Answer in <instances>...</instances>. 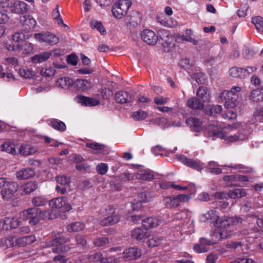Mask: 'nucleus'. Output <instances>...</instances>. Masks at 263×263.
Masks as SVG:
<instances>
[{"instance_id":"39448f33","label":"nucleus","mask_w":263,"mask_h":263,"mask_svg":"<svg viewBox=\"0 0 263 263\" xmlns=\"http://www.w3.org/2000/svg\"><path fill=\"white\" fill-rule=\"evenodd\" d=\"M68 241V238H66L62 234H58L55 238L51 241V245L56 247L52 249L53 253H57L61 252H67L70 249V248L67 245H63Z\"/></svg>"},{"instance_id":"4d7b16f0","label":"nucleus","mask_w":263,"mask_h":263,"mask_svg":"<svg viewBox=\"0 0 263 263\" xmlns=\"http://www.w3.org/2000/svg\"><path fill=\"white\" fill-rule=\"evenodd\" d=\"M177 205L178 206L180 202H188L190 199V196L184 194H180L174 197Z\"/></svg>"},{"instance_id":"052dcab7","label":"nucleus","mask_w":263,"mask_h":263,"mask_svg":"<svg viewBox=\"0 0 263 263\" xmlns=\"http://www.w3.org/2000/svg\"><path fill=\"white\" fill-rule=\"evenodd\" d=\"M191 77L198 84L202 83L204 80V74L200 72L194 73Z\"/></svg>"},{"instance_id":"1a4fd4ad","label":"nucleus","mask_w":263,"mask_h":263,"mask_svg":"<svg viewBox=\"0 0 263 263\" xmlns=\"http://www.w3.org/2000/svg\"><path fill=\"white\" fill-rule=\"evenodd\" d=\"M34 38L40 43H46L50 45L56 44L59 41V39L50 32L35 33Z\"/></svg>"},{"instance_id":"6ab92c4d","label":"nucleus","mask_w":263,"mask_h":263,"mask_svg":"<svg viewBox=\"0 0 263 263\" xmlns=\"http://www.w3.org/2000/svg\"><path fill=\"white\" fill-rule=\"evenodd\" d=\"M162 219L160 217H149L142 221L143 226L147 230L153 229L160 226L162 223Z\"/></svg>"},{"instance_id":"c85d7f7f","label":"nucleus","mask_w":263,"mask_h":263,"mask_svg":"<svg viewBox=\"0 0 263 263\" xmlns=\"http://www.w3.org/2000/svg\"><path fill=\"white\" fill-rule=\"evenodd\" d=\"M50 55L48 52H41L31 57V62L34 64L41 63L49 59Z\"/></svg>"},{"instance_id":"f257e3e1","label":"nucleus","mask_w":263,"mask_h":263,"mask_svg":"<svg viewBox=\"0 0 263 263\" xmlns=\"http://www.w3.org/2000/svg\"><path fill=\"white\" fill-rule=\"evenodd\" d=\"M240 126L239 123H234L227 126H224L223 124H218L215 122L209 125L208 127V132L210 134L215 137L224 139L227 143H232L241 141H245L248 139V135L246 134L238 133L237 135H230L229 134L225 131L224 129H230L231 130H236Z\"/></svg>"},{"instance_id":"5701e85b","label":"nucleus","mask_w":263,"mask_h":263,"mask_svg":"<svg viewBox=\"0 0 263 263\" xmlns=\"http://www.w3.org/2000/svg\"><path fill=\"white\" fill-rule=\"evenodd\" d=\"M93 258L96 262H100L101 263H120V258H116L115 257H110L106 258V255L104 256L101 253H97L93 255Z\"/></svg>"},{"instance_id":"473e14b6","label":"nucleus","mask_w":263,"mask_h":263,"mask_svg":"<svg viewBox=\"0 0 263 263\" xmlns=\"http://www.w3.org/2000/svg\"><path fill=\"white\" fill-rule=\"evenodd\" d=\"M30 37L29 33L25 30H21V31L15 33L12 36V40L15 43L24 41Z\"/></svg>"},{"instance_id":"dca6fc26","label":"nucleus","mask_w":263,"mask_h":263,"mask_svg":"<svg viewBox=\"0 0 263 263\" xmlns=\"http://www.w3.org/2000/svg\"><path fill=\"white\" fill-rule=\"evenodd\" d=\"M141 39L150 45H155L158 41V36L155 32L149 29H145L142 31Z\"/></svg>"},{"instance_id":"09e8293b","label":"nucleus","mask_w":263,"mask_h":263,"mask_svg":"<svg viewBox=\"0 0 263 263\" xmlns=\"http://www.w3.org/2000/svg\"><path fill=\"white\" fill-rule=\"evenodd\" d=\"M163 203L167 208L177 207L174 197H166L163 198Z\"/></svg>"},{"instance_id":"20e7f679","label":"nucleus","mask_w":263,"mask_h":263,"mask_svg":"<svg viewBox=\"0 0 263 263\" xmlns=\"http://www.w3.org/2000/svg\"><path fill=\"white\" fill-rule=\"evenodd\" d=\"M132 3L130 0H119L112 8V13L114 17L120 19L127 14Z\"/></svg>"},{"instance_id":"5fc2aeb1","label":"nucleus","mask_w":263,"mask_h":263,"mask_svg":"<svg viewBox=\"0 0 263 263\" xmlns=\"http://www.w3.org/2000/svg\"><path fill=\"white\" fill-rule=\"evenodd\" d=\"M223 179L228 186L236 185L237 177L235 175L226 176Z\"/></svg>"},{"instance_id":"aec40b11","label":"nucleus","mask_w":263,"mask_h":263,"mask_svg":"<svg viewBox=\"0 0 263 263\" xmlns=\"http://www.w3.org/2000/svg\"><path fill=\"white\" fill-rule=\"evenodd\" d=\"M75 99L78 103L85 106L92 107L97 106L100 104V101L99 100L82 95L77 96Z\"/></svg>"},{"instance_id":"13d9d810","label":"nucleus","mask_w":263,"mask_h":263,"mask_svg":"<svg viewBox=\"0 0 263 263\" xmlns=\"http://www.w3.org/2000/svg\"><path fill=\"white\" fill-rule=\"evenodd\" d=\"M108 168V165L104 163H99L96 167L98 173L101 175L106 174L107 172Z\"/></svg>"},{"instance_id":"9d476101","label":"nucleus","mask_w":263,"mask_h":263,"mask_svg":"<svg viewBox=\"0 0 263 263\" xmlns=\"http://www.w3.org/2000/svg\"><path fill=\"white\" fill-rule=\"evenodd\" d=\"M107 213V210L101 212L103 216H106L103 219L99 220V223L102 226L113 225L119 221L120 217L118 214L114 212L109 213Z\"/></svg>"},{"instance_id":"7ed1b4c3","label":"nucleus","mask_w":263,"mask_h":263,"mask_svg":"<svg viewBox=\"0 0 263 263\" xmlns=\"http://www.w3.org/2000/svg\"><path fill=\"white\" fill-rule=\"evenodd\" d=\"M242 88L234 86L230 90H223L220 95V98L224 101V106L227 108H234L237 106L241 98Z\"/></svg>"},{"instance_id":"4468645a","label":"nucleus","mask_w":263,"mask_h":263,"mask_svg":"<svg viewBox=\"0 0 263 263\" xmlns=\"http://www.w3.org/2000/svg\"><path fill=\"white\" fill-rule=\"evenodd\" d=\"M8 10L15 13L24 14L27 12L28 5L23 1L11 2Z\"/></svg>"},{"instance_id":"6e6552de","label":"nucleus","mask_w":263,"mask_h":263,"mask_svg":"<svg viewBox=\"0 0 263 263\" xmlns=\"http://www.w3.org/2000/svg\"><path fill=\"white\" fill-rule=\"evenodd\" d=\"M220 165L215 161H210L208 163L206 166L207 169L209 171L213 174H219L222 173V170L226 167L232 168L235 170H240L243 168L241 164L233 165L230 164L229 165Z\"/></svg>"},{"instance_id":"3c124183","label":"nucleus","mask_w":263,"mask_h":263,"mask_svg":"<svg viewBox=\"0 0 263 263\" xmlns=\"http://www.w3.org/2000/svg\"><path fill=\"white\" fill-rule=\"evenodd\" d=\"M147 113L143 110H140L133 113L132 117L135 121L144 120L147 117Z\"/></svg>"},{"instance_id":"c756f323","label":"nucleus","mask_w":263,"mask_h":263,"mask_svg":"<svg viewBox=\"0 0 263 263\" xmlns=\"http://www.w3.org/2000/svg\"><path fill=\"white\" fill-rule=\"evenodd\" d=\"M186 123L195 131L200 132L202 129L201 122L196 118H189L186 120Z\"/></svg>"},{"instance_id":"a19ab883","label":"nucleus","mask_w":263,"mask_h":263,"mask_svg":"<svg viewBox=\"0 0 263 263\" xmlns=\"http://www.w3.org/2000/svg\"><path fill=\"white\" fill-rule=\"evenodd\" d=\"M72 85L71 79L67 77H62L57 81V85L61 88L67 89Z\"/></svg>"},{"instance_id":"a211bd4d","label":"nucleus","mask_w":263,"mask_h":263,"mask_svg":"<svg viewBox=\"0 0 263 263\" xmlns=\"http://www.w3.org/2000/svg\"><path fill=\"white\" fill-rule=\"evenodd\" d=\"M132 238L136 241H144L148 237L147 230L142 228H137L131 231Z\"/></svg>"},{"instance_id":"58836bf2","label":"nucleus","mask_w":263,"mask_h":263,"mask_svg":"<svg viewBox=\"0 0 263 263\" xmlns=\"http://www.w3.org/2000/svg\"><path fill=\"white\" fill-rule=\"evenodd\" d=\"M222 106L219 105H208L205 107V111L208 115L215 116L218 114L222 111Z\"/></svg>"},{"instance_id":"bf43d9fd","label":"nucleus","mask_w":263,"mask_h":263,"mask_svg":"<svg viewBox=\"0 0 263 263\" xmlns=\"http://www.w3.org/2000/svg\"><path fill=\"white\" fill-rule=\"evenodd\" d=\"M55 69L53 67L45 68L41 70V74L44 77H51L54 74Z\"/></svg>"},{"instance_id":"6e6d98bb","label":"nucleus","mask_w":263,"mask_h":263,"mask_svg":"<svg viewBox=\"0 0 263 263\" xmlns=\"http://www.w3.org/2000/svg\"><path fill=\"white\" fill-rule=\"evenodd\" d=\"M47 203V200L43 197L38 196L32 199V203L36 206H43Z\"/></svg>"},{"instance_id":"37998d69","label":"nucleus","mask_w":263,"mask_h":263,"mask_svg":"<svg viewBox=\"0 0 263 263\" xmlns=\"http://www.w3.org/2000/svg\"><path fill=\"white\" fill-rule=\"evenodd\" d=\"M49 124L54 129L63 132L66 129V125L65 123L57 119H52L50 120Z\"/></svg>"},{"instance_id":"f03ea898","label":"nucleus","mask_w":263,"mask_h":263,"mask_svg":"<svg viewBox=\"0 0 263 263\" xmlns=\"http://www.w3.org/2000/svg\"><path fill=\"white\" fill-rule=\"evenodd\" d=\"M200 220L202 222H210L213 223L216 227H226L229 224H238L242 223L244 221L242 218L239 217H219L217 211L215 209L210 210L206 213L200 216Z\"/></svg>"},{"instance_id":"774afa93","label":"nucleus","mask_w":263,"mask_h":263,"mask_svg":"<svg viewBox=\"0 0 263 263\" xmlns=\"http://www.w3.org/2000/svg\"><path fill=\"white\" fill-rule=\"evenodd\" d=\"M223 118L225 119L232 120L236 118V114L232 111L228 110L222 115Z\"/></svg>"},{"instance_id":"f8f14e48","label":"nucleus","mask_w":263,"mask_h":263,"mask_svg":"<svg viewBox=\"0 0 263 263\" xmlns=\"http://www.w3.org/2000/svg\"><path fill=\"white\" fill-rule=\"evenodd\" d=\"M232 225V224L226 225V227H218L219 229L216 230L213 234V237H215V239H213L214 243H216L217 241L228 238L232 235V231L228 229V227Z\"/></svg>"},{"instance_id":"2f4dec72","label":"nucleus","mask_w":263,"mask_h":263,"mask_svg":"<svg viewBox=\"0 0 263 263\" xmlns=\"http://www.w3.org/2000/svg\"><path fill=\"white\" fill-rule=\"evenodd\" d=\"M1 148L2 151L6 152L7 153L12 155H14L17 154L14 143L10 141H7L5 142L1 146Z\"/></svg>"},{"instance_id":"f704fd0d","label":"nucleus","mask_w":263,"mask_h":263,"mask_svg":"<svg viewBox=\"0 0 263 263\" xmlns=\"http://www.w3.org/2000/svg\"><path fill=\"white\" fill-rule=\"evenodd\" d=\"M33 48V45L30 43H26L24 45H18L17 46L18 51L22 55H26L31 53Z\"/></svg>"},{"instance_id":"4c0bfd02","label":"nucleus","mask_w":263,"mask_h":263,"mask_svg":"<svg viewBox=\"0 0 263 263\" xmlns=\"http://www.w3.org/2000/svg\"><path fill=\"white\" fill-rule=\"evenodd\" d=\"M154 198V195L148 192H142L138 194V199L140 202H147L152 201Z\"/></svg>"},{"instance_id":"c9c22d12","label":"nucleus","mask_w":263,"mask_h":263,"mask_svg":"<svg viewBox=\"0 0 263 263\" xmlns=\"http://www.w3.org/2000/svg\"><path fill=\"white\" fill-rule=\"evenodd\" d=\"M20 22L23 25L28 26L29 28H34L36 23L35 20L30 15L21 17Z\"/></svg>"},{"instance_id":"f3484780","label":"nucleus","mask_w":263,"mask_h":263,"mask_svg":"<svg viewBox=\"0 0 263 263\" xmlns=\"http://www.w3.org/2000/svg\"><path fill=\"white\" fill-rule=\"evenodd\" d=\"M49 206L52 208H65V210L68 211L71 209L70 205L67 203L66 198L64 197H58L51 200L49 202Z\"/></svg>"},{"instance_id":"9b49d317","label":"nucleus","mask_w":263,"mask_h":263,"mask_svg":"<svg viewBox=\"0 0 263 263\" xmlns=\"http://www.w3.org/2000/svg\"><path fill=\"white\" fill-rule=\"evenodd\" d=\"M176 157L178 160L181 162L182 164L197 171H200L203 167V163L199 161L189 159L183 155H177Z\"/></svg>"},{"instance_id":"79ce46f5","label":"nucleus","mask_w":263,"mask_h":263,"mask_svg":"<svg viewBox=\"0 0 263 263\" xmlns=\"http://www.w3.org/2000/svg\"><path fill=\"white\" fill-rule=\"evenodd\" d=\"M91 28L96 29L101 35H104L106 33V31L102 23L97 20H92L90 22Z\"/></svg>"},{"instance_id":"2eb2a0df","label":"nucleus","mask_w":263,"mask_h":263,"mask_svg":"<svg viewBox=\"0 0 263 263\" xmlns=\"http://www.w3.org/2000/svg\"><path fill=\"white\" fill-rule=\"evenodd\" d=\"M20 224V221L16 217H6L0 220V231L16 228Z\"/></svg>"},{"instance_id":"ea45409f","label":"nucleus","mask_w":263,"mask_h":263,"mask_svg":"<svg viewBox=\"0 0 263 263\" xmlns=\"http://www.w3.org/2000/svg\"><path fill=\"white\" fill-rule=\"evenodd\" d=\"M244 69L237 67H234L230 69L229 74L233 78H245Z\"/></svg>"},{"instance_id":"bb28decb","label":"nucleus","mask_w":263,"mask_h":263,"mask_svg":"<svg viewBox=\"0 0 263 263\" xmlns=\"http://www.w3.org/2000/svg\"><path fill=\"white\" fill-rule=\"evenodd\" d=\"M19 153L22 155L28 156L35 153L36 148L31 144H23L19 148Z\"/></svg>"},{"instance_id":"680f3d73","label":"nucleus","mask_w":263,"mask_h":263,"mask_svg":"<svg viewBox=\"0 0 263 263\" xmlns=\"http://www.w3.org/2000/svg\"><path fill=\"white\" fill-rule=\"evenodd\" d=\"M57 182L62 185H65L69 183L70 179L65 175L59 176L57 177Z\"/></svg>"},{"instance_id":"b1692460","label":"nucleus","mask_w":263,"mask_h":263,"mask_svg":"<svg viewBox=\"0 0 263 263\" xmlns=\"http://www.w3.org/2000/svg\"><path fill=\"white\" fill-rule=\"evenodd\" d=\"M73 84L78 90L82 91L90 89L93 86L90 80L78 79Z\"/></svg>"},{"instance_id":"cd10ccee","label":"nucleus","mask_w":263,"mask_h":263,"mask_svg":"<svg viewBox=\"0 0 263 263\" xmlns=\"http://www.w3.org/2000/svg\"><path fill=\"white\" fill-rule=\"evenodd\" d=\"M247 195L244 189L236 188L231 190L228 192V197L232 199H238L243 197Z\"/></svg>"},{"instance_id":"412c9836","label":"nucleus","mask_w":263,"mask_h":263,"mask_svg":"<svg viewBox=\"0 0 263 263\" xmlns=\"http://www.w3.org/2000/svg\"><path fill=\"white\" fill-rule=\"evenodd\" d=\"M141 250L137 247L126 249L123 252V257L127 260L136 259L141 256Z\"/></svg>"},{"instance_id":"e433bc0d","label":"nucleus","mask_w":263,"mask_h":263,"mask_svg":"<svg viewBox=\"0 0 263 263\" xmlns=\"http://www.w3.org/2000/svg\"><path fill=\"white\" fill-rule=\"evenodd\" d=\"M85 228V224L80 221L74 222L67 226V231L69 232H77L83 230Z\"/></svg>"},{"instance_id":"0eeeda50","label":"nucleus","mask_w":263,"mask_h":263,"mask_svg":"<svg viewBox=\"0 0 263 263\" xmlns=\"http://www.w3.org/2000/svg\"><path fill=\"white\" fill-rule=\"evenodd\" d=\"M18 189V184L16 182L10 181L7 183V185L1 191L2 199L5 201L12 200Z\"/></svg>"},{"instance_id":"a18cd8bd","label":"nucleus","mask_w":263,"mask_h":263,"mask_svg":"<svg viewBox=\"0 0 263 263\" xmlns=\"http://www.w3.org/2000/svg\"><path fill=\"white\" fill-rule=\"evenodd\" d=\"M138 178L143 181H151L154 179V174L149 170H146L138 174Z\"/></svg>"},{"instance_id":"338daca9","label":"nucleus","mask_w":263,"mask_h":263,"mask_svg":"<svg viewBox=\"0 0 263 263\" xmlns=\"http://www.w3.org/2000/svg\"><path fill=\"white\" fill-rule=\"evenodd\" d=\"M230 263H257L255 261H254L252 259L243 257V258H238L235 260L234 261L230 262Z\"/></svg>"},{"instance_id":"864d4df0","label":"nucleus","mask_w":263,"mask_h":263,"mask_svg":"<svg viewBox=\"0 0 263 263\" xmlns=\"http://www.w3.org/2000/svg\"><path fill=\"white\" fill-rule=\"evenodd\" d=\"M196 95L199 98L202 99L203 102L209 99L207 89L203 87H200L198 88Z\"/></svg>"},{"instance_id":"e2e57ef3","label":"nucleus","mask_w":263,"mask_h":263,"mask_svg":"<svg viewBox=\"0 0 263 263\" xmlns=\"http://www.w3.org/2000/svg\"><path fill=\"white\" fill-rule=\"evenodd\" d=\"M156 123L162 127L165 128L169 127L167 120L165 118H159L156 119Z\"/></svg>"},{"instance_id":"4be33fe9","label":"nucleus","mask_w":263,"mask_h":263,"mask_svg":"<svg viewBox=\"0 0 263 263\" xmlns=\"http://www.w3.org/2000/svg\"><path fill=\"white\" fill-rule=\"evenodd\" d=\"M214 244L213 240H210L205 238H201L200 243L196 244L193 248L195 252L200 253L206 252L209 250V246Z\"/></svg>"},{"instance_id":"69168bd1","label":"nucleus","mask_w":263,"mask_h":263,"mask_svg":"<svg viewBox=\"0 0 263 263\" xmlns=\"http://www.w3.org/2000/svg\"><path fill=\"white\" fill-rule=\"evenodd\" d=\"M254 117L257 120H263V107L258 108L254 113Z\"/></svg>"},{"instance_id":"ddd939ff","label":"nucleus","mask_w":263,"mask_h":263,"mask_svg":"<svg viewBox=\"0 0 263 263\" xmlns=\"http://www.w3.org/2000/svg\"><path fill=\"white\" fill-rule=\"evenodd\" d=\"M193 35V30L190 29H187L184 31L183 34H176L175 38L178 42H189L194 45H197L198 43V41L192 37Z\"/></svg>"},{"instance_id":"7c9ffc66","label":"nucleus","mask_w":263,"mask_h":263,"mask_svg":"<svg viewBox=\"0 0 263 263\" xmlns=\"http://www.w3.org/2000/svg\"><path fill=\"white\" fill-rule=\"evenodd\" d=\"M203 101H200L195 97L189 99L187 102V106L194 109H202L204 107Z\"/></svg>"},{"instance_id":"0e129e2a","label":"nucleus","mask_w":263,"mask_h":263,"mask_svg":"<svg viewBox=\"0 0 263 263\" xmlns=\"http://www.w3.org/2000/svg\"><path fill=\"white\" fill-rule=\"evenodd\" d=\"M108 242V238L106 237H101L97 239L94 241V244L97 247H102Z\"/></svg>"},{"instance_id":"c03bdc74","label":"nucleus","mask_w":263,"mask_h":263,"mask_svg":"<svg viewBox=\"0 0 263 263\" xmlns=\"http://www.w3.org/2000/svg\"><path fill=\"white\" fill-rule=\"evenodd\" d=\"M252 22L260 33H263V18L259 16L252 18Z\"/></svg>"},{"instance_id":"423d86ee","label":"nucleus","mask_w":263,"mask_h":263,"mask_svg":"<svg viewBox=\"0 0 263 263\" xmlns=\"http://www.w3.org/2000/svg\"><path fill=\"white\" fill-rule=\"evenodd\" d=\"M38 210L35 208H30L20 213V219L24 221L28 220L31 225H35L39 221Z\"/></svg>"},{"instance_id":"72a5a7b5","label":"nucleus","mask_w":263,"mask_h":263,"mask_svg":"<svg viewBox=\"0 0 263 263\" xmlns=\"http://www.w3.org/2000/svg\"><path fill=\"white\" fill-rule=\"evenodd\" d=\"M250 99L255 102L261 101L263 100V88L253 90L250 94Z\"/></svg>"},{"instance_id":"49530a36","label":"nucleus","mask_w":263,"mask_h":263,"mask_svg":"<svg viewBox=\"0 0 263 263\" xmlns=\"http://www.w3.org/2000/svg\"><path fill=\"white\" fill-rule=\"evenodd\" d=\"M164 241V238L160 236H155L148 241V246L151 247H156L161 244Z\"/></svg>"},{"instance_id":"603ef678","label":"nucleus","mask_w":263,"mask_h":263,"mask_svg":"<svg viewBox=\"0 0 263 263\" xmlns=\"http://www.w3.org/2000/svg\"><path fill=\"white\" fill-rule=\"evenodd\" d=\"M37 187V185L35 182L33 181L28 182L26 183L24 186V191L26 194H29L34 190Z\"/></svg>"},{"instance_id":"a878e982","label":"nucleus","mask_w":263,"mask_h":263,"mask_svg":"<svg viewBox=\"0 0 263 263\" xmlns=\"http://www.w3.org/2000/svg\"><path fill=\"white\" fill-rule=\"evenodd\" d=\"M115 100L119 103H126L133 101L132 97L126 91H119L115 95Z\"/></svg>"},{"instance_id":"de8ad7c7","label":"nucleus","mask_w":263,"mask_h":263,"mask_svg":"<svg viewBox=\"0 0 263 263\" xmlns=\"http://www.w3.org/2000/svg\"><path fill=\"white\" fill-rule=\"evenodd\" d=\"M19 74L26 79H31L35 76L34 72L27 67L20 69Z\"/></svg>"},{"instance_id":"8fccbe9b","label":"nucleus","mask_w":263,"mask_h":263,"mask_svg":"<svg viewBox=\"0 0 263 263\" xmlns=\"http://www.w3.org/2000/svg\"><path fill=\"white\" fill-rule=\"evenodd\" d=\"M86 146L93 149L95 153H102V151L105 147L104 145L98 143H87Z\"/></svg>"},{"instance_id":"393cba45","label":"nucleus","mask_w":263,"mask_h":263,"mask_svg":"<svg viewBox=\"0 0 263 263\" xmlns=\"http://www.w3.org/2000/svg\"><path fill=\"white\" fill-rule=\"evenodd\" d=\"M35 175V172L33 168H26L18 171L16 173V178L18 179H28Z\"/></svg>"}]
</instances>
